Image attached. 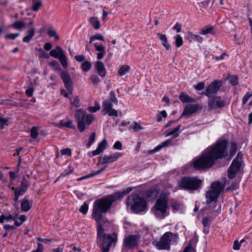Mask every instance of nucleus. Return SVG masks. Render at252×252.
Segmentation results:
<instances>
[{"label":"nucleus","instance_id":"20","mask_svg":"<svg viewBox=\"0 0 252 252\" xmlns=\"http://www.w3.org/2000/svg\"><path fill=\"white\" fill-rule=\"evenodd\" d=\"M64 54L62 48L57 46L55 49H54L50 51V55L56 59H59L60 56H62Z\"/></svg>","mask_w":252,"mask_h":252},{"label":"nucleus","instance_id":"6","mask_svg":"<svg viewBox=\"0 0 252 252\" xmlns=\"http://www.w3.org/2000/svg\"><path fill=\"white\" fill-rule=\"evenodd\" d=\"M201 184L202 181L197 177L185 176L178 181V185L181 188L188 190H197Z\"/></svg>","mask_w":252,"mask_h":252},{"label":"nucleus","instance_id":"5","mask_svg":"<svg viewBox=\"0 0 252 252\" xmlns=\"http://www.w3.org/2000/svg\"><path fill=\"white\" fill-rule=\"evenodd\" d=\"M178 240V236L176 233L171 232H165L160 238V240L153 242V244L158 250H169L172 241L176 242Z\"/></svg>","mask_w":252,"mask_h":252},{"label":"nucleus","instance_id":"56","mask_svg":"<svg viewBox=\"0 0 252 252\" xmlns=\"http://www.w3.org/2000/svg\"><path fill=\"white\" fill-rule=\"evenodd\" d=\"M161 117L165 118L167 117V114L165 110H162L160 114L157 116V121L160 122L161 121Z\"/></svg>","mask_w":252,"mask_h":252},{"label":"nucleus","instance_id":"55","mask_svg":"<svg viewBox=\"0 0 252 252\" xmlns=\"http://www.w3.org/2000/svg\"><path fill=\"white\" fill-rule=\"evenodd\" d=\"M61 154L62 155L71 156V150L69 148L64 149L61 151Z\"/></svg>","mask_w":252,"mask_h":252},{"label":"nucleus","instance_id":"38","mask_svg":"<svg viewBox=\"0 0 252 252\" xmlns=\"http://www.w3.org/2000/svg\"><path fill=\"white\" fill-rule=\"evenodd\" d=\"M211 220L209 218L207 217H205L203 218L202 220V223L205 228V231H206L207 232H209L208 228L210 226Z\"/></svg>","mask_w":252,"mask_h":252},{"label":"nucleus","instance_id":"60","mask_svg":"<svg viewBox=\"0 0 252 252\" xmlns=\"http://www.w3.org/2000/svg\"><path fill=\"white\" fill-rule=\"evenodd\" d=\"M173 29L176 31L177 32H180L181 31L182 25L180 24L177 23L173 28Z\"/></svg>","mask_w":252,"mask_h":252},{"label":"nucleus","instance_id":"19","mask_svg":"<svg viewBox=\"0 0 252 252\" xmlns=\"http://www.w3.org/2000/svg\"><path fill=\"white\" fill-rule=\"evenodd\" d=\"M97 72L98 75L102 77L105 76L106 74V70L105 68L104 63L101 61L96 62V66Z\"/></svg>","mask_w":252,"mask_h":252},{"label":"nucleus","instance_id":"63","mask_svg":"<svg viewBox=\"0 0 252 252\" xmlns=\"http://www.w3.org/2000/svg\"><path fill=\"white\" fill-rule=\"evenodd\" d=\"M241 244L240 243H239L238 241H235L234 242V245L233 246V248L235 250H239L240 248Z\"/></svg>","mask_w":252,"mask_h":252},{"label":"nucleus","instance_id":"41","mask_svg":"<svg viewBox=\"0 0 252 252\" xmlns=\"http://www.w3.org/2000/svg\"><path fill=\"white\" fill-rule=\"evenodd\" d=\"M91 64L88 61H85L82 63L81 68L83 71H88L91 68Z\"/></svg>","mask_w":252,"mask_h":252},{"label":"nucleus","instance_id":"15","mask_svg":"<svg viewBox=\"0 0 252 252\" xmlns=\"http://www.w3.org/2000/svg\"><path fill=\"white\" fill-rule=\"evenodd\" d=\"M61 77L64 83V87L70 94L73 92L72 82L69 74L66 71H63L61 73Z\"/></svg>","mask_w":252,"mask_h":252},{"label":"nucleus","instance_id":"10","mask_svg":"<svg viewBox=\"0 0 252 252\" xmlns=\"http://www.w3.org/2000/svg\"><path fill=\"white\" fill-rule=\"evenodd\" d=\"M243 154L241 152H239L237 157L232 161L230 166L227 170L228 177L230 179H233L240 170L242 164Z\"/></svg>","mask_w":252,"mask_h":252},{"label":"nucleus","instance_id":"23","mask_svg":"<svg viewBox=\"0 0 252 252\" xmlns=\"http://www.w3.org/2000/svg\"><path fill=\"white\" fill-rule=\"evenodd\" d=\"M94 46L96 51L98 52L97 54V58L98 60H100L103 58L105 54V48L101 45H98L96 43L94 44Z\"/></svg>","mask_w":252,"mask_h":252},{"label":"nucleus","instance_id":"17","mask_svg":"<svg viewBox=\"0 0 252 252\" xmlns=\"http://www.w3.org/2000/svg\"><path fill=\"white\" fill-rule=\"evenodd\" d=\"M187 34V36L186 38L190 42H191L192 40H194L201 43L203 41V38L202 37L198 34H194L190 31H188Z\"/></svg>","mask_w":252,"mask_h":252},{"label":"nucleus","instance_id":"40","mask_svg":"<svg viewBox=\"0 0 252 252\" xmlns=\"http://www.w3.org/2000/svg\"><path fill=\"white\" fill-rule=\"evenodd\" d=\"M58 60L60 61L62 65L63 68H65L67 67L68 63L67 62V58L64 54L62 56H60Z\"/></svg>","mask_w":252,"mask_h":252},{"label":"nucleus","instance_id":"50","mask_svg":"<svg viewBox=\"0 0 252 252\" xmlns=\"http://www.w3.org/2000/svg\"><path fill=\"white\" fill-rule=\"evenodd\" d=\"M90 79L94 85H97L100 81L99 77L95 75L91 76Z\"/></svg>","mask_w":252,"mask_h":252},{"label":"nucleus","instance_id":"16","mask_svg":"<svg viewBox=\"0 0 252 252\" xmlns=\"http://www.w3.org/2000/svg\"><path fill=\"white\" fill-rule=\"evenodd\" d=\"M199 105L198 104H188L184 108V111L179 118V120L182 117H187L195 113L198 109Z\"/></svg>","mask_w":252,"mask_h":252},{"label":"nucleus","instance_id":"21","mask_svg":"<svg viewBox=\"0 0 252 252\" xmlns=\"http://www.w3.org/2000/svg\"><path fill=\"white\" fill-rule=\"evenodd\" d=\"M181 125H179L173 129L166 131L165 132L166 136H172L173 138H176L179 136L181 132Z\"/></svg>","mask_w":252,"mask_h":252},{"label":"nucleus","instance_id":"22","mask_svg":"<svg viewBox=\"0 0 252 252\" xmlns=\"http://www.w3.org/2000/svg\"><path fill=\"white\" fill-rule=\"evenodd\" d=\"M35 30L34 27H32L31 29L27 32V35L23 37V41L26 43H29L32 38L34 36Z\"/></svg>","mask_w":252,"mask_h":252},{"label":"nucleus","instance_id":"54","mask_svg":"<svg viewBox=\"0 0 252 252\" xmlns=\"http://www.w3.org/2000/svg\"><path fill=\"white\" fill-rule=\"evenodd\" d=\"M20 34L19 33H10L5 35L6 39H10L12 40L15 39L17 37L19 36Z\"/></svg>","mask_w":252,"mask_h":252},{"label":"nucleus","instance_id":"51","mask_svg":"<svg viewBox=\"0 0 252 252\" xmlns=\"http://www.w3.org/2000/svg\"><path fill=\"white\" fill-rule=\"evenodd\" d=\"M181 206V204L177 202H172L171 204L172 208L173 209V211H177L179 210L180 209V207Z\"/></svg>","mask_w":252,"mask_h":252},{"label":"nucleus","instance_id":"13","mask_svg":"<svg viewBox=\"0 0 252 252\" xmlns=\"http://www.w3.org/2000/svg\"><path fill=\"white\" fill-rule=\"evenodd\" d=\"M228 104L229 102H227L225 99L222 98L220 96H216L208 102V106L210 109H214L225 107Z\"/></svg>","mask_w":252,"mask_h":252},{"label":"nucleus","instance_id":"64","mask_svg":"<svg viewBox=\"0 0 252 252\" xmlns=\"http://www.w3.org/2000/svg\"><path fill=\"white\" fill-rule=\"evenodd\" d=\"M75 59L77 61L79 62H81L85 60V57L83 55H77L75 56Z\"/></svg>","mask_w":252,"mask_h":252},{"label":"nucleus","instance_id":"45","mask_svg":"<svg viewBox=\"0 0 252 252\" xmlns=\"http://www.w3.org/2000/svg\"><path fill=\"white\" fill-rule=\"evenodd\" d=\"M237 151V144L235 142H232L231 143V147L229 150L230 153V157L233 156Z\"/></svg>","mask_w":252,"mask_h":252},{"label":"nucleus","instance_id":"62","mask_svg":"<svg viewBox=\"0 0 252 252\" xmlns=\"http://www.w3.org/2000/svg\"><path fill=\"white\" fill-rule=\"evenodd\" d=\"M122 147V143L120 141H116L113 145L115 149L121 150Z\"/></svg>","mask_w":252,"mask_h":252},{"label":"nucleus","instance_id":"27","mask_svg":"<svg viewBox=\"0 0 252 252\" xmlns=\"http://www.w3.org/2000/svg\"><path fill=\"white\" fill-rule=\"evenodd\" d=\"M106 167H107V166H105V167H103V168H101V169H99V170H97L96 171L92 172L91 174H90L88 175L85 176L84 177L78 178L77 179V181H81V180H82L83 179L89 178H90V177H94V176H95L96 175H98V174H100L101 173H102L103 171H104Z\"/></svg>","mask_w":252,"mask_h":252},{"label":"nucleus","instance_id":"49","mask_svg":"<svg viewBox=\"0 0 252 252\" xmlns=\"http://www.w3.org/2000/svg\"><path fill=\"white\" fill-rule=\"evenodd\" d=\"M38 134V132L37 128L35 127H32L31 129V136L34 139L36 138Z\"/></svg>","mask_w":252,"mask_h":252},{"label":"nucleus","instance_id":"1","mask_svg":"<svg viewBox=\"0 0 252 252\" xmlns=\"http://www.w3.org/2000/svg\"><path fill=\"white\" fill-rule=\"evenodd\" d=\"M132 190V188H127L123 191H117L94 202L92 217L97 223V238L100 243L101 252H108L111 246L114 245L117 242V235L115 233L112 234L104 233L106 227L110 225L109 222L102 216V214L106 213L111 208L113 202L119 200Z\"/></svg>","mask_w":252,"mask_h":252},{"label":"nucleus","instance_id":"9","mask_svg":"<svg viewBox=\"0 0 252 252\" xmlns=\"http://www.w3.org/2000/svg\"><path fill=\"white\" fill-rule=\"evenodd\" d=\"M223 187V185L219 182L213 183L211 185V189L208 190L206 194L207 204L216 201L220 193L222 191Z\"/></svg>","mask_w":252,"mask_h":252},{"label":"nucleus","instance_id":"37","mask_svg":"<svg viewBox=\"0 0 252 252\" xmlns=\"http://www.w3.org/2000/svg\"><path fill=\"white\" fill-rule=\"evenodd\" d=\"M73 171V167L71 166L68 167V168L65 169L63 173H62L56 179L55 182H57L58 180L61 177H64L72 172Z\"/></svg>","mask_w":252,"mask_h":252},{"label":"nucleus","instance_id":"48","mask_svg":"<svg viewBox=\"0 0 252 252\" xmlns=\"http://www.w3.org/2000/svg\"><path fill=\"white\" fill-rule=\"evenodd\" d=\"M88 210V205L84 202L79 209V211L83 214H86Z\"/></svg>","mask_w":252,"mask_h":252},{"label":"nucleus","instance_id":"3","mask_svg":"<svg viewBox=\"0 0 252 252\" xmlns=\"http://www.w3.org/2000/svg\"><path fill=\"white\" fill-rule=\"evenodd\" d=\"M126 205L135 213L143 212L148 209L147 202L138 195H132L127 198Z\"/></svg>","mask_w":252,"mask_h":252},{"label":"nucleus","instance_id":"42","mask_svg":"<svg viewBox=\"0 0 252 252\" xmlns=\"http://www.w3.org/2000/svg\"><path fill=\"white\" fill-rule=\"evenodd\" d=\"M175 39V43L177 47H181L183 44V40L180 35H177L174 37Z\"/></svg>","mask_w":252,"mask_h":252},{"label":"nucleus","instance_id":"57","mask_svg":"<svg viewBox=\"0 0 252 252\" xmlns=\"http://www.w3.org/2000/svg\"><path fill=\"white\" fill-rule=\"evenodd\" d=\"M63 126L68 127V128H73V129L75 128V127L73 125L72 120H69L66 122H65L63 124Z\"/></svg>","mask_w":252,"mask_h":252},{"label":"nucleus","instance_id":"32","mask_svg":"<svg viewBox=\"0 0 252 252\" xmlns=\"http://www.w3.org/2000/svg\"><path fill=\"white\" fill-rule=\"evenodd\" d=\"M214 27L211 25H207L205 26L201 29V33L203 35H206L207 34L210 33L212 34H215V32H213Z\"/></svg>","mask_w":252,"mask_h":252},{"label":"nucleus","instance_id":"52","mask_svg":"<svg viewBox=\"0 0 252 252\" xmlns=\"http://www.w3.org/2000/svg\"><path fill=\"white\" fill-rule=\"evenodd\" d=\"M229 81L233 86L238 84V78L236 76H232L229 78Z\"/></svg>","mask_w":252,"mask_h":252},{"label":"nucleus","instance_id":"25","mask_svg":"<svg viewBox=\"0 0 252 252\" xmlns=\"http://www.w3.org/2000/svg\"><path fill=\"white\" fill-rule=\"evenodd\" d=\"M27 178H30V175H27L26 176H23L22 179L21 181V184L19 187L20 188L25 190L26 191L27 190L28 187L30 185V182L27 179Z\"/></svg>","mask_w":252,"mask_h":252},{"label":"nucleus","instance_id":"29","mask_svg":"<svg viewBox=\"0 0 252 252\" xmlns=\"http://www.w3.org/2000/svg\"><path fill=\"white\" fill-rule=\"evenodd\" d=\"M47 34L48 36L50 37H53L55 39L58 40L60 39L59 36L58 35L55 29L52 27H50L47 29Z\"/></svg>","mask_w":252,"mask_h":252},{"label":"nucleus","instance_id":"58","mask_svg":"<svg viewBox=\"0 0 252 252\" xmlns=\"http://www.w3.org/2000/svg\"><path fill=\"white\" fill-rule=\"evenodd\" d=\"M205 87L204 83L201 82L198 83L195 86V89L197 91H201L204 89Z\"/></svg>","mask_w":252,"mask_h":252},{"label":"nucleus","instance_id":"26","mask_svg":"<svg viewBox=\"0 0 252 252\" xmlns=\"http://www.w3.org/2000/svg\"><path fill=\"white\" fill-rule=\"evenodd\" d=\"M180 100L184 103L188 102H193L194 101V99L190 97L189 95L182 93L179 95Z\"/></svg>","mask_w":252,"mask_h":252},{"label":"nucleus","instance_id":"34","mask_svg":"<svg viewBox=\"0 0 252 252\" xmlns=\"http://www.w3.org/2000/svg\"><path fill=\"white\" fill-rule=\"evenodd\" d=\"M130 70V67L128 65H122L118 70V74L122 76L127 73Z\"/></svg>","mask_w":252,"mask_h":252},{"label":"nucleus","instance_id":"4","mask_svg":"<svg viewBox=\"0 0 252 252\" xmlns=\"http://www.w3.org/2000/svg\"><path fill=\"white\" fill-rule=\"evenodd\" d=\"M168 206V199L166 195L161 194L156 201L151 211L157 218L162 219L167 215Z\"/></svg>","mask_w":252,"mask_h":252},{"label":"nucleus","instance_id":"61","mask_svg":"<svg viewBox=\"0 0 252 252\" xmlns=\"http://www.w3.org/2000/svg\"><path fill=\"white\" fill-rule=\"evenodd\" d=\"M8 121V120L7 119L1 118V117L0 116V124H1L0 126L1 128H3V126L4 125H6Z\"/></svg>","mask_w":252,"mask_h":252},{"label":"nucleus","instance_id":"46","mask_svg":"<svg viewBox=\"0 0 252 252\" xmlns=\"http://www.w3.org/2000/svg\"><path fill=\"white\" fill-rule=\"evenodd\" d=\"M252 97V93H250V92H247L245 94V95L244 96L243 98V99H242V104L243 105L245 104L247 101H248V100L251 97Z\"/></svg>","mask_w":252,"mask_h":252},{"label":"nucleus","instance_id":"11","mask_svg":"<svg viewBox=\"0 0 252 252\" xmlns=\"http://www.w3.org/2000/svg\"><path fill=\"white\" fill-rule=\"evenodd\" d=\"M140 239L139 235H129L124 239V246L126 248L132 249L138 246Z\"/></svg>","mask_w":252,"mask_h":252},{"label":"nucleus","instance_id":"31","mask_svg":"<svg viewBox=\"0 0 252 252\" xmlns=\"http://www.w3.org/2000/svg\"><path fill=\"white\" fill-rule=\"evenodd\" d=\"M89 22L95 30H98L100 27L99 21L97 17H92L89 19Z\"/></svg>","mask_w":252,"mask_h":252},{"label":"nucleus","instance_id":"53","mask_svg":"<svg viewBox=\"0 0 252 252\" xmlns=\"http://www.w3.org/2000/svg\"><path fill=\"white\" fill-rule=\"evenodd\" d=\"M132 128L134 131H138L140 130L143 129L144 127L141 126L137 123L135 122L133 126L132 127Z\"/></svg>","mask_w":252,"mask_h":252},{"label":"nucleus","instance_id":"18","mask_svg":"<svg viewBox=\"0 0 252 252\" xmlns=\"http://www.w3.org/2000/svg\"><path fill=\"white\" fill-rule=\"evenodd\" d=\"M107 145V141L105 139H103L98 145L96 150L92 152L93 156L99 155L103 152L106 148Z\"/></svg>","mask_w":252,"mask_h":252},{"label":"nucleus","instance_id":"2","mask_svg":"<svg viewBox=\"0 0 252 252\" xmlns=\"http://www.w3.org/2000/svg\"><path fill=\"white\" fill-rule=\"evenodd\" d=\"M227 141L222 140L211 148H208L201 156L193 161V167L197 170H204L211 167L215 160L227 156Z\"/></svg>","mask_w":252,"mask_h":252},{"label":"nucleus","instance_id":"12","mask_svg":"<svg viewBox=\"0 0 252 252\" xmlns=\"http://www.w3.org/2000/svg\"><path fill=\"white\" fill-rule=\"evenodd\" d=\"M222 85L221 82L218 80H215L212 82L207 88L204 94L208 97L214 96L220 90Z\"/></svg>","mask_w":252,"mask_h":252},{"label":"nucleus","instance_id":"33","mask_svg":"<svg viewBox=\"0 0 252 252\" xmlns=\"http://www.w3.org/2000/svg\"><path fill=\"white\" fill-rule=\"evenodd\" d=\"M26 219L25 215H22L18 219V216L15 215L14 219L15 225L17 226H20L26 220Z\"/></svg>","mask_w":252,"mask_h":252},{"label":"nucleus","instance_id":"44","mask_svg":"<svg viewBox=\"0 0 252 252\" xmlns=\"http://www.w3.org/2000/svg\"><path fill=\"white\" fill-rule=\"evenodd\" d=\"M95 138V133L93 132L91 134L88 143L86 144V146L88 148H90L92 144L94 143Z\"/></svg>","mask_w":252,"mask_h":252},{"label":"nucleus","instance_id":"35","mask_svg":"<svg viewBox=\"0 0 252 252\" xmlns=\"http://www.w3.org/2000/svg\"><path fill=\"white\" fill-rule=\"evenodd\" d=\"M32 0V9L33 11H38L41 5H42V2L41 0H38L36 1L35 0Z\"/></svg>","mask_w":252,"mask_h":252},{"label":"nucleus","instance_id":"7","mask_svg":"<svg viewBox=\"0 0 252 252\" xmlns=\"http://www.w3.org/2000/svg\"><path fill=\"white\" fill-rule=\"evenodd\" d=\"M113 103L117 104L118 100L116 97L113 91L110 92V96L108 99L104 100L102 103V112L104 115L107 114L109 116L117 117L118 116V111L113 108Z\"/></svg>","mask_w":252,"mask_h":252},{"label":"nucleus","instance_id":"14","mask_svg":"<svg viewBox=\"0 0 252 252\" xmlns=\"http://www.w3.org/2000/svg\"><path fill=\"white\" fill-rule=\"evenodd\" d=\"M122 156V154L120 153H116L111 155H104L102 157L99 158V161L97 163L98 165L106 164L115 162L118 159Z\"/></svg>","mask_w":252,"mask_h":252},{"label":"nucleus","instance_id":"36","mask_svg":"<svg viewBox=\"0 0 252 252\" xmlns=\"http://www.w3.org/2000/svg\"><path fill=\"white\" fill-rule=\"evenodd\" d=\"M25 23L23 22L16 21L11 25V27L16 30H21L25 28Z\"/></svg>","mask_w":252,"mask_h":252},{"label":"nucleus","instance_id":"39","mask_svg":"<svg viewBox=\"0 0 252 252\" xmlns=\"http://www.w3.org/2000/svg\"><path fill=\"white\" fill-rule=\"evenodd\" d=\"M99 40L102 41H104V39L103 36L100 33H96L94 35H93L90 38V43H92L93 41Z\"/></svg>","mask_w":252,"mask_h":252},{"label":"nucleus","instance_id":"24","mask_svg":"<svg viewBox=\"0 0 252 252\" xmlns=\"http://www.w3.org/2000/svg\"><path fill=\"white\" fill-rule=\"evenodd\" d=\"M157 35L159 36L160 40L162 42V44L165 47V48L166 50H170L171 47L168 43L166 36L165 34H162L160 33H158Z\"/></svg>","mask_w":252,"mask_h":252},{"label":"nucleus","instance_id":"43","mask_svg":"<svg viewBox=\"0 0 252 252\" xmlns=\"http://www.w3.org/2000/svg\"><path fill=\"white\" fill-rule=\"evenodd\" d=\"M100 108V106L99 103L95 101L94 106H90L88 108V110L90 112L94 113L99 110Z\"/></svg>","mask_w":252,"mask_h":252},{"label":"nucleus","instance_id":"59","mask_svg":"<svg viewBox=\"0 0 252 252\" xmlns=\"http://www.w3.org/2000/svg\"><path fill=\"white\" fill-rule=\"evenodd\" d=\"M194 251V248L192 247L190 243L185 248L183 252H191Z\"/></svg>","mask_w":252,"mask_h":252},{"label":"nucleus","instance_id":"30","mask_svg":"<svg viewBox=\"0 0 252 252\" xmlns=\"http://www.w3.org/2000/svg\"><path fill=\"white\" fill-rule=\"evenodd\" d=\"M21 209L24 212H28L30 210L31 205H30L29 202L26 197H25L22 201L21 204Z\"/></svg>","mask_w":252,"mask_h":252},{"label":"nucleus","instance_id":"8","mask_svg":"<svg viewBox=\"0 0 252 252\" xmlns=\"http://www.w3.org/2000/svg\"><path fill=\"white\" fill-rule=\"evenodd\" d=\"M75 117L77 120V126L80 132L84 131L93 121L92 115H86L85 112L81 109L77 110Z\"/></svg>","mask_w":252,"mask_h":252},{"label":"nucleus","instance_id":"28","mask_svg":"<svg viewBox=\"0 0 252 252\" xmlns=\"http://www.w3.org/2000/svg\"><path fill=\"white\" fill-rule=\"evenodd\" d=\"M12 189L15 190V192H14L15 197H14V200L15 202H17L18 201V200L19 199V197L20 195H23V194L26 191L25 190L22 189L20 187H19L18 188H15L14 187H13L12 188Z\"/></svg>","mask_w":252,"mask_h":252},{"label":"nucleus","instance_id":"47","mask_svg":"<svg viewBox=\"0 0 252 252\" xmlns=\"http://www.w3.org/2000/svg\"><path fill=\"white\" fill-rule=\"evenodd\" d=\"M79 98L78 96H75L73 99V100L72 101L71 99L70 98V102L71 104L73 105L75 107H79Z\"/></svg>","mask_w":252,"mask_h":252}]
</instances>
